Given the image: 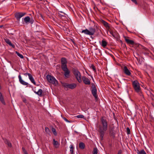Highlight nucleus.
<instances>
[{
    "instance_id": "nucleus-1",
    "label": "nucleus",
    "mask_w": 154,
    "mask_h": 154,
    "mask_svg": "<svg viewBox=\"0 0 154 154\" xmlns=\"http://www.w3.org/2000/svg\"><path fill=\"white\" fill-rule=\"evenodd\" d=\"M100 121L101 125L98 126V131L99 133L100 139L102 140L103 139L105 132L107 130L108 126L107 121L104 117H102L100 118Z\"/></svg>"
},
{
    "instance_id": "nucleus-2",
    "label": "nucleus",
    "mask_w": 154,
    "mask_h": 154,
    "mask_svg": "<svg viewBox=\"0 0 154 154\" xmlns=\"http://www.w3.org/2000/svg\"><path fill=\"white\" fill-rule=\"evenodd\" d=\"M132 85L135 91L140 96H142L140 85L138 81L137 80L134 81L132 82Z\"/></svg>"
},
{
    "instance_id": "nucleus-3",
    "label": "nucleus",
    "mask_w": 154,
    "mask_h": 154,
    "mask_svg": "<svg viewBox=\"0 0 154 154\" xmlns=\"http://www.w3.org/2000/svg\"><path fill=\"white\" fill-rule=\"evenodd\" d=\"M95 31V29L94 28L90 27L89 28V30L86 29L82 30L81 32L82 33H84L86 35H92L94 34Z\"/></svg>"
},
{
    "instance_id": "nucleus-4",
    "label": "nucleus",
    "mask_w": 154,
    "mask_h": 154,
    "mask_svg": "<svg viewBox=\"0 0 154 154\" xmlns=\"http://www.w3.org/2000/svg\"><path fill=\"white\" fill-rule=\"evenodd\" d=\"M46 78L49 82L54 85H56L58 84V81L53 76L48 75L46 76Z\"/></svg>"
},
{
    "instance_id": "nucleus-5",
    "label": "nucleus",
    "mask_w": 154,
    "mask_h": 154,
    "mask_svg": "<svg viewBox=\"0 0 154 154\" xmlns=\"http://www.w3.org/2000/svg\"><path fill=\"white\" fill-rule=\"evenodd\" d=\"M73 73L75 75L76 79L79 83L82 82L81 75L80 72L78 69H73Z\"/></svg>"
},
{
    "instance_id": "nucleus-6",
    "label": "nucleus",
    "mask_w": 154,
    "mask_h": 154,
    "mask_svg": "<svg viewBox=\"0 0 154 154\" xmlns=\"http://www.w3.org/2000/svg\"><path fill=\"white\" fill-rule=\"evenodd\" d=\"M91 91L92 94L94 97L95 99H97V89L96 85L94 83H91Z\"/></svg>"
},
{
    "instance_id": "nucleus-7",
    "label": "nucleus",
    "mask_w": 154,
    "mask_h": 154,
    "mask_svg": "<svg viewBox=\"0 0 154 154\" xmlns=\"http://www.w3.org/2000/svg\"><path fill=\"white\" fill-rule=\"evenodd\" d=\"M63 86L67 88H69L72 89L75 88L76 86V85L75 83L69 84L64 83L63 85Z\"/></svg>"
},
{
    "instance_id": "nucleus-8",
    "label": "nucleus",
    "mask_w": 154,
    "mask_h": 154,
    "mask_svg": "<svg viewBox=\"0 0 154 154\" xmlns=\"http://www.w3.org/2000/svg\"><path fill=\"white\" fill-rule=\"evenodd\" d=\"M63 70L64 72V76L66 78H69L70 75V71L68 69L67 67H64L63 68H61Z\"/></svg>"
},
{
    "instance_id": "nucleus-9",
    "label": "nucleus",
    "mask_w": 154,
    "mask_h": 154,
    "mask_svg": "<svg viewBox=\"0 0 154 154\" xmlns=\"http://www.w3.org/2000/svg\"><path fill=\"white\" fill-rule=\"evenodd\" d=\"M26 14V13L25 12H18L15 13V17L16 18L17 21L19 22L20 18Z\"/></svg>"
},
{
    "instance_id": "nucleus-10",
    "label": "nucleus",
    "mask_w": 154,
    "mask_h": 154,
    "mask_svg": "<svg viewBox=\"0 0 154 154\" xmlns=\"http://www.w3.org/2000/svg\"><path fill=\"white\" fill-rule=\"evenodd\" d=\"M61 68H62L64 67H67L66 65V63L67 61L65 57H63L61 59Z\"/></svg>"
},
{
    "instance_id": "nucleus-11",
    "label": "nucleus",
    "mask_w": 154,
    "mask_h": 154,
    "mask_svg": "<svg viewBox=\"0 0 154 154\" xmlns=\"http://www.w3.org/2000/svg\"><path fill=\"white\" fill-rule=\"evenodd\" d=\"M123 70L124 73L127 75L130 76L131 75V73L126 66H124Z\"/></svg>"
},
{
    "instance_id": "nucleus-12",
    "label": "nucleus",
    "mask_w": 154,
    "mask_h": 154,
    "mask_svg": "<svg viewBox=\"0 0 154 154\" xmlns=\"http://www.w3.org/2000/svg\"><path fill=\"white\" fill-rule=\"evenodd\" d=\"M82 80L83 82L86 85H89L91 82L89 79L85 76H83L82 77Z\"/></svg>"
},
{
    "instance_id": "nucleus-13",
    "label": "nucleus",
    "mask_w": 154,
    "mask_h": 154,
    "mask_svg": "<svg viewBox=\"0 0 154 154\" xmlns=\"http://www.w3.org/2000/svg\"><path fill=\"white\" fill-rule=\"evenodd\" d=\"M18 78L19 79V81L20 83L22 85H28V83L25 81H24L21 78V77L20 75L18 76Z\"/></svg>"
},
{
    "instance_id": "nucleus-14",
    "label": "nucleus",
    "mask_w": 154,
    "mask_h": 154,
    "mask_svg": "<svg viewBox=\"0 0 154 154\" xmlns=\"http://www.w3.org/2000/svg\"><path fill=\"white\" fill-rule=\"evenodd\" d=\"M125 40L126 42L128 44L134 45V42L128 38V37H125Z\"/></svg>"
},
{
    "instance_id": "nucleus-15",
    "label": "nucleus",
    "mask_w": 154,
    "mask_h": 154,
    "mask_svg": "<svg viewBox=\"0 0 154 154\" xmlns=\"http://www.w3.org/2000/svg\"><path fill=\"white\" fill-rule=\"evenodd\" d=\"M101 22L107 29H110V26L109 25V24L107 22L103 20H101Z\"/></svg>"
},
{
    "instance_id": "nucleus-16",
    "label": "nucleus",
    "mask_w": 154,
    "mask_h": 154,
    "mask_svg": "<svg viewBox=\"0 0 154 154\" xmlns=\"http://www.w3.org/2000/svg\"><path fill=\"white\" fill-rule=\"evenodd\" d=\"M109 133L111 137H112L113 138H115V133L114 132L113 129L111 128L109 130Z\"/></svg>"
},
{
    "instance_id": "nucleus-17",
    "label": "nucleus",
    "mask_w": 154,
    "mask_h": 154,
    "mask_svg": "<svg viewBox=\"0 0 154 154\" xmlns=\"http://www.w3.org/2000/svg\"><path fill=\"white\" fill-rule=\"evenodd\" d=\"M5 42L8 44L10 46L12 47L13 48H14L15 46L14 45H13L11 43V41L8 39L6 38L5 39Z\"/></svg>"
},
{
    "instance_id": "nucleus-18",
    "label": "nucleus",
    "mask_w": 154,
    "mask_h": 154,
    "mask_svg": "<svg viewBox=\"0 0 154 154\" xmlns=\"http://www.w3.org/2000/svg\"><path fill=\"white\" fill-rule=\"evenodd\" d=\"M29 78L32 83L36 85L35 82L31 74L29 77Z\"/></svg>"
},
{
    "instance_id": "nucleus-19",
    "label": "nucleus",
    "mask_w": 154,
    "mask_h": 154,
    "mask_svg": "<svg viewBox=\"0 0 154 154\" xmlns=\"http://www.w3.org/2000/svg\"><path fill=\"white\" fill-rule=\"evenodd\" d=\"M53 145L55 146L56 148H57L59 147V144L58 142L57 141H56L55 139L53 140Z\"/></svg>"
},
{
    "instance_id": "nucleus-20",
    "label": "nucleus",
    "mask_w": 154,
    "mask_h": 154,
    "mask_svg": "<svg viewBox=\"0 0 154 154\" xmlns=\"http://www.w3.org/2000/svg\"><path fill=\"white\" fill-rule=\"evenodd\" d=\"M5 143L7 144L8 146L10 147H11L12 146L11 143L10 142L6 139H5L4 140Z\"/></svg>"
},
{
    "instance_id": "nucleus-21",
    "label": "nucleus",
    "mask_w": 154,
    "mask_h": 154,
    "mask_svg": "<svg viewBox=\"0 0 154 154\" xmlns=\"http://www.w3.org/2000/svg\"><path fill=\"white\" fill-rule=\"evenodd\" d=\"M79 146L80 149H85V145L83 143L81 142L79 143Z\"/></svg>"
},
{
    "instance_id": "nucleus-22",
    "label": "nucleus",
    "mask_w": 154,
    "mask_h": 154,
    "mask_svg": "<svg viewBox=\"0 0 154 154\" xmlns=\"http://www.w3.org/2000/svg\"><path fill=\"white\" fill-rule=\"evenodd\" d=\"M42 91L41 89H39L37 92L35 91V93L40 96H42Z\"/></svg>"
},
{
    "instance_id": "nucleus-23",
    "label": "nucleus",
    "mask_w": 154,
    "mask_h": 154,
    "mask_svg": "<svg viewBox=\"0 0 154 154\" xmlns=\"http://www.w3.org/2000/svg\"><path fill=\"white\" fill-rule=\"evenodd\" d=\"M107 43L104 39H103L102 41V46L103 48H105L107 45Z\"/></svg>"
},
{
    "instance_id": "nucleus-24",
    "label": "nucleus",
    "mask_w": 154,
    "mask_h": 154,
    "mask_svg": "<svg viewBox=\"0 0 154 154\" xmlns=\"http://www.w3.org/2000/svg\"><path fill=\"white\" fill-rule=\"evenodd\" d=\"M30 20V18L28 16L26 17L24 19V21L26 23H29Z\"/></svg>"
},
{
    "instance_id": "nucleus-25",
    "label": "nucleus",
    "mask_w": 154,
    "mask_h": 154,
    "mask_svg": "<svg viewBox=\"0 0 154 154\" xmlns=\"http://www.w3.org/2000/svg\"><path fill=\"white\" fill-rule=\"evenodd\" d=\"M137 154H146L143 149H142L140 151L137 150Z\"/></svg>"
},
{
    "instance_id": "nucleus-26",
    "label": "nucleus",
    "mask_w": 154,
    "mask_h": 154,
    "mask_svg": "<svg viewBox=\"0 0 154 154\" xmlns=\"http://www.w3.org/2000/svg\"><path fill=\"white\" fill-rule=\"evenodd\" d=\"M98 153V149L97 147L94 148L93 149V154H97Z\"/></svg>"
},
{
    "instance_id": "nucleus-27",
    "label": "nucleus",
    "mask_w": 154,
    "mask_h": 154,
    "mask_svg": "<svg viewBox=\"0 0 154 154\" xmlns=\"http://www.w3.org/2000/svg\"><path fill=\"white\" fill-rule=\"evenodd\" d=\"M15 53L16 54H17V55L20 57L21 58L23 59V56L22 54H20L17 51H16Z\"/></svg>"
},
{
    "instance_id": "nucleus-28",
    "label": "nucleus",
    "mask_w": 154,
    "mask_h": 154,
    "mask_svg": "<svg viewBox=\"0 0 154 154\" xmlns=\"http://www.w3.org/2000/svg\"><path fill=\"white\" fill-rule=\"evenodd\" d=\"M70 152L71 153V154H73V147L72 145H70Z\"/></svg>"
},
{
    "instance_id": "nucleus-29",
    "label": "nucleus",
    "mask_w": 154,
    "mask_h": 154,
    "mask_svg": "<svg viewBox=\"0 0 154 154\" xmlns=\"http://www.w3.org/2000/svg\"><path fill=\"white\" fill-rule=\"evenodd\" d=\"M51 130L54 135L55 136L57 135V133L56 129L54 128H52Z\"/></svg>"
},
{
    "instance_id": "nucleus-30",
    "label": "nucleus",
    "mask_w": 154,
    "mask_h": 154,
    "mask_svg": "<svg viewBox=\"0 0 154 154\" xmlns=\"http://www.w3.org/2000/svg\"><path fill=\"white\" fill-rule=\"evenodd\" d=\"M45 131L47 133L49 134L50 131L48 128L47 127H45Z\"/></svg>"
},
{
    "instance_id": "nucleus-31",
    "label": "nucleus",
    "mask_w": 154,
    "mask_h": 154,
    "mask_svg": "<svg viewBox=\"0 0 154 154\" xmlns=\"http://www.w3.org/2000/svg\"><path fill=\"white\" fill-rule=\"evenodd\" d=\"M41 27L40 26H37L36 27V29H37V30L36 31L37 32H41V30L39 29L41 28Z\"/></svg>"
},
{
    "instance_id": "nucleus-32",
    "label": "nucleus",
    "mask_w": 154,
    "mask_h": 154,
    "mask_svg": "<svg viewBox=\"0 0 154 154\" xmlns=\"http://www.w3.org/2000/svg\"><path fill=\"white\" fill-rule=\"evenodd\" d=\"M75 117H77L78 118L83 119L84 117V116L82 115H79L75 116Z\"/></svg>"
},
{
    "instance_id": "nucleus-33",
    "label": "nucleus",
    "mask_w": 154,
    "mask_h": 154,
    "mask_svg": "<svg viewBox=\"0 0 154 154\" xmlns=\"http://www.w3.org/2000/svg\"><path fill=\"white\" fill-rule=\"evenodd\" d=\"M127 133L128 134H129L130 133V130L129 128H126Z\"/></svg>"
},
{
    "instance_id": "nucleus-34",
    "label": "nucleus",
    "mask_w": 154,
    "mask_h": 154,
    "mask_svg": "<svg viewBox=\"0 0 154 154\" xmlns=\"http://www.w3.org/2000/svg\"><path fill=\"white\" fill-rule=\"evenodd\" d=\"M109 32L110 34L114 37H115V35L114 33L112 31H110Z\"/></svg>"
},
{
    "instance_id": "nucleus-35",
    "label": "nucleus",
    "mask_w": 154,
    "mask_h": 154,
    "mask_svg": "<svg viewBox=\"0 0 154 154\" xmlns=\"http://www.w3.org/2000/svg\"><path fill=\"white\" fill-rule=\"evenodd\" d=\"M62 118L66 122H71V121H69L66 118H65L64 117H62Z\"/></svg>"
},
{
    "instance_id": "nucleus-36",
    "label": "nucleus",
    "mask_w": 154,
    "mask_h": 154,
    "mask_svg": "<svg viewBox=\"0 0 154 154\" xmlns=\"http://www.w3.org/2000/svg\"><path fill=\"white\" fill-rule=\"evenodd\" d=\"M91 68L93 69L94 71H96V69L95 68V66L93 64L91 65Z\"/></svg>"
},
{
    "instance_id": "nucleus-37",
    "label": "nucleus",
    "mask_w": 154,
    "mask_h": 154,
    "mask_svg": "<svg viewBox=\"0 0 154 154\" xmlns=\"http://www.w3.org/2000/svg\"><path fill=\"white\" fill-rule=\"evenodd\" d=\"M34 20L33 19H30V20L29 22L31 24H32L34 22Z\"/></svg>"
},
{
    "instance_id": "nucleus-38",
    "label": "nucleus",
    "mask_w": 154,
    "mask_h": 154,
    "mask_svg": "<svg viewBox=\"0 0 154 154\" xmlns=\"http://www.w3.org/2000/svg\"><path fill=\"white\" fill-rule=\"evenodd\" d=\"M23 75L25 76H26V75H28V76L29 77L31 75V74L29 73L26 72V73H24Z\"/></svg>"
},
{
    "instance_id": "nucleus-39",
    "label": "nucleus",
    "mask_w": 154,
    "mask_h": 154,
    "mask_svg": "<svg viewBox=\"0 0 154 154\" xmlns=\"http://www.w3.org/2000/svg\"><path fill=\"white\" fill-rule=\"evenodd\" d=\"M131 1L134 3L135 4L137 5V3L136 1V0H131Z\"/></svg>"
},
{
    "instance_id": "nucleus-40",
    "label": "nucleus",
    "mask_w": 154,
    "mask_h": 154,
    "mask_svg": "<svg viewBox=\"0 0 154 154\" xmlns=\"http://www.w3.org/2000/svg\"><path fill=\"white\" fill-rule=\"evenodd\" d=\"M122 153V151L121 149H120L118 151L117 154H121Z\"/></svg>"
},
{
    "instance_id": "nucleus-41",
    "label": "nucleus",
    "mask_w": 154,
    "mask_h": 154,
    "mask_svg": "<svg viewBox=\"0 0 154 154\" xmlns=\"http://www.w3.org/2000/svg\"><path fill=\"white\" fill-rule=\"evenodd\" d=\"M23 102H24L25 103H26V99L25 98H23Z\"/></svg>"
},
{
    "instance_id": "nucleus-42",
    "label": "nucleus",
    "mask_w": 154,
    "mask_h": 154,
    "mask_svg": "<svg viewBox=\"0 0 154 154\" xmlns=\"http://www.w3.org/2000/svg\"><path fill=\"white\" fill-rule=\"evenodd\" d=\"M22 149L23 152V153H25V152H27L25 150L24 147L22 148Z\"/></svg>"
},
{
    "instance_id": "nucleus-43",
    "label": "nucleus",
    "mask_w": 154,
    "mask_h": 154,
    "mask_svg": "<svg viewBox=\"0 0 154 154\" xmlns=\"http://www.w3.org/2000/svg\"><path fill=\"white\" fill-rule=\"evenodd\" d=\"M3 26V25H0V28H2Z\"/></svg>"
},
{
    "instance_id": "nucleus-44",
    "label": "nucleus",
    "mask_w": 154,
    "mask_h": 154,
    "mask_svg": "<svg viewBox=\"0 0 154 154\" xmlns=\"http://www.w3.org/2000/svg\"><path fill=\"white\" fill-rule=\"evenodd\" d=\"M41 17L43 19V16L42 15H41Z\"/></svg>"
},
{
    "instance_id": "nucleus-45",
    "label": "nucleus",
    "mask_w": 154,
    "mask_h": 154,
    "mask_svg": "<svg viewBox=\"0 0 154 154\" xmlns=\"http://www.w3.org/2000/svg\"><path fill=\"white\" fill-rule=\"evenodd\" d=\"M24 154H28L27 152H25V153H24Z\"/></svg>"
},
{
    "instance_id": "nucleus-46",
    "label": "nucleus",
    "mask_w": 154,
    "mask_h": 154,
    "mask_svg": "<svg viewBox=\"0 0 154 154\" xmlns=\"http://www.w3.org/2000/svg\"><path fill=\"white\" fill-rule=\"evenodd\" d=\"M152 105L153 106V107H154V103H152Z\"/></svg>"
},
{
    "instance_id": "nucleus-47",
    "label": "nucleus",
    "mask_w": 154,
    "mask_h": 154,
    "mask_svg": "<svg viewBox=\"0 0 154 154\" xmlns=\"http://www.w3.org/2000/svg\"><path fill=\"white\" fill-rule=\"evenodd\" d=\"M96 28H97V26H96Z\"/></svg>"
},
{
    "instance_id": "nucleus-48",
    "label": "nucleus",
    "mask_w": 154,
    "mask_h": 154,
    "mask_svg": "<svg viewBox=\"0 0 154 154\" xmlns=\"http://www.w3.org/2000/svg\"><path fill=\"white\" fill-rule=\"evenodd\" d=\"M91 38H93L92 36H91Z\"/></svg>"
},
{
    "instance_id": "nucleus-49",
    "label": "nucleus",
    "mask_w": 154,
    "mask_h": 154,
    "mask_svg": "<svg viewBox=\"0 0 154 154\" xmlns=\"http://www.w3.org/2000/svg\"><path fill=\"white\" fill-rule=\"evenodd\" d=\"M91 38H93L92 36H91Z\"/></svg>"
},
{
    "instance_id": "nucleus-50",
    "label": "nucleus",
    "mask_w": 154,
    "mask_h": 154,
    "mask_svg": "<svg viewBox=\"0 0 154 154\" xmlns=\"http://www.w3.org/2000/svg\"><path fill=\"white\" fill-rule=\"evenodd\" d=\"M37 86H39V85H36Z\"/></svg>"
},
{
    "instance_id": "nucleus-51",
    "label": "nucleus",
    "mask_w": 154,
    "mask_h": 154,
    "mask_svg": "<svg viewBox=\"0 0 154 154\" xmlns=\"http://www.w3.org/2000/svg\"><path fill=\"white\" fill-rule=\"evenodd\" d=\"M61 16H63V15H61Z\"/></svg>"
},
{
    "instance_id": "nucleus-52",
    "label": "nucleus",
    "mask_w": 154,
    "mask_h": 154,
    "mask_svg": "<svg viewBox=\"0 0 154 154\" xmlns=\"http://www.w3.org/2000/svg\"><path fill=\"white\" fill-rule=\"evenodd\" d=\"M60 12L61 13H63L61 11H60Z\"/></svg>"
},
{
    "instance_id": "nucleus-53",
    "label": "nucleus",
    "mask_w": 154,
    "mask_h": 154,
    "mask_svg": "<svg viewBox=\"0 0 154 154\" xmlns=\"http://www.w3.org/2000/svg\"><path fill=\"white\" fill-rule=\"evenodd\" d=\"M109 154L108 153V154Z\"/></svg>"
}]
</instances>
